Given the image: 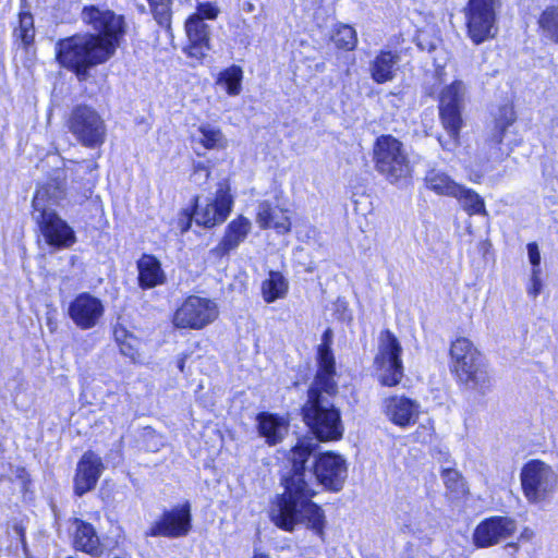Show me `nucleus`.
<instances>
[{
    "label": "nucleus",
    "mask_w": 558,
    "mask_h": 558,
    "mask_svg": "<svg viewBox=\"0 0 558 558\" xmlns=\"http://www.w3.org/2000/svg\"><path fill=\"white\" fill-rule=\"evenodd\" d=\"M317 447L312 438H305L290 450L288 460L291 469L281 477L283 493L277 496L270 511L271 521L284 531L292 532L296 525H304L323 536L325 512L312 499L320 486L339 492L344 485L347 464L339 454L327 452L310 463Z\"/></svg>",
    "instance_id": "obj_1"
},
{
    "label": "nucleus",
    "mask_w": 558,
    "mask_h": 558,
    "mask_svg": "<svg viewBox=\"0 0 558 558\" xmlns=\"http://www.w3.org/2000/svg\"><path fill=\"white\" fill-rule=\"evenodd\" d=\"M82 20L96 34H76L57 41L58 63L73 71L78 81L89 77V69L110 59L117 48L119 37L124 33L123 17L110 10L85 7Z\"/></svg>",
    "instance_id": "obj_2"
},
{
    "label": "nucleus",
    "mask_w": 558,
    "mask_h": 558,
    "mask_svg": "<svg viewBox=\"0 0 558 558\" xmlns=\"http://www.w3.org/2000/svg\"><path fill=\"white\" fill-rule=\"evenodd\" d=\"M320 371L307 390V400L302 407L303 421L316 439L320 441L338 440L343 435L340 410L332 399L338 393L335 380L336 372L330 353L326 348L320 352Z\"/></svg>",
    "instance_id": "obj_3"
},
{
    "label": "nucleus",
    "mask_w": 558,
    "mask_h": 558,
    "mask_svg": "<svg viewBox=\"0 0 558 558\" xmlns=\"http://www.w3.org/2000/svg\"><path fill=\"white\" fill-rule=\"evenodd\" d=\"M451 372L460 384L481 395L487 393L493 379L484 355L468 338L456 339L450 347Z\"/></svg>",
    "instance_id": "obj_4"
},
{
    "label": "nucleus",
    "mask_w": 558,
    "mask_h": 558,
    "mask_svg": "<svg viewBox=\"0 0 558 558\" xmlns=\"http://www.w3.org/2000/svg\"><path fill=\"white\" fill-rule=\"evenodd\" d=\"M468 98V86L461 80L446 85L439 93L438 114L447 137L438 136L441 148L454 151L460 146V133L464 126L462 117Z\"/></svg>",
    "instance_id": "obj_5"
},
{
    "label": "nucleus",
    "mask_w": 558,
    "mask_h": 558,
    "mask_svg": "<svg viewBox=\"0 0 558 558\" xmlns=\"http://www.w3.org/2000/svg\"><path fill=\"white\" fill-rule=\"evenodd\" d=\"M375 169L391 184H403L412 175V166L402 142L392 135L379 136L373 148Z\"/></svg>",
    "instance_id": "obj_6"
},
{
    "label": "nucleus",
    "mask_w": 558,
    "mask_h": 558,
    "mask_svg": "<svg viewBox=\"0 0 558 558\" xmlns=\"http://www.w3.org/2000/svg\"><path fill=\"white\" fill-rule=\"evenodd\" d=\"M500 0H468L464 9L469 38L474 45H481L495 38L498 33L497 12Z\"/></svg>",
    "instance_id": "obj_7"
},
{
    "label": "nucleus",
    "mask_w": 558,
    "mask_h": 558,
    "mask_svg": "<svg viewBox=\"0 0 558 558\" xmlns=\"http://www.w3.org/2000/svg\"><path fill=\"white\" fill-rule=\"evenodd\" d=\"M523 494L531 504L546 500L556 489L558 476L554 469L541 461L525 463L520 474Z\"/></svg>",
    "instance_id": "obj_8"
},
{
    "label": "nucleus",
    "mask_w": 558,
    "mask_h": 558,
    "mask_svg": "<svg viewBox=\"0 0 558 558\" xmlns=\"http://www.w3.org/2000/svg\"><path fill=\"white\" fill-rule=\"evenodd\" d=\"M68 128L72 135L87 148H96L105 142L107 132L105 121L89 106H76L69 117Z\"/></svg>",
    "instance_id": "obj_9"
},
{
    "label": "nucleus",
    "mask_w": 558,
    "mask_h": 558,
    "mask_svg": "<svg viewBox=\"0 0 558 558\" xmlns=\"http://www.w3.org/2000/svg\"><path fill=\"white\" fill-rule=\"evenodd\" d=\"M401 352L402 348L396 336L389 330L381 332L375 363L380 371L383 385L392 387L401 381L403 377Z\"/></svg>",
    "instance_id": "obj_10"
},
{
    "label": "nucleus",
    "mask_w": 558,
    "mask_h": 558,
    "mask_svg": "<svg viewBox=\"0 0 558 558\" xmlns=\"http://www.w3.org/2000/svg\"><path fill=\"white\" fill-rule=\"evenodd\" d=\"M95 168L96 165L89 161H71V167H66L63 171L64 178H61V175L58 174L36 191L33 199L34 213L54 211L52 206L59 205L65 197L64 179L68 177L69 172L71 177H77L81 173H84L87 170L92 171Z\"/></svg>",
    "instance_id": "obj_11"
},
{
    "label": "nucleus",
    "mask_w": 558,
    "mask_h": 558,
    "mask_svg": "<svg viewBox=\"0 0 558 558\" xmlns=\"http://www.w3.org/2000/svg\"><path fill=\"white\" fill-rule=\"evenodd\" d=\"M218 317V307L209 299L191 295L174 312L172 323L177 328L202 329Z\"/></svg>",
    "instance_id": "obj_12"
},
{
    "label": "nucleus",
    "mask_w": 558,
    "mask_h": 558,
    "mask_svg": "<svg viewBox=\"0 0 558 558\" xmlns=\"http://www.w3.org/2000/svg\"><path fill=\"white\" fill-rule=\"evenodd\" d=\"M191 527V508L190 504L185 502L182 506L165 511L159 520L150 525L145 535L178 538L185 536Z\"/></svg>",
    "instance_id": "obj_13"
},
{
    "label": "nucleus",
    "mask_w": 558,
    "mask_h": 558,
    "mask_svg": "<svg viewBox=\"0 0 558 558\" xmlns=\"http://www.w3.org/2000/svg\"><path fill=\"white\" fill-rule=\"evenodd\" d=\"M105 313L102 301L88 292H82L70 303L68 315L82 330L97 326Z\"/></svg>",
    "instance_id": "obj_14"
},
{
    "label": "nucleus",
    "mask_w": 558,
    "mask_h": 558,
    "mask_svg": "<svg viewBox=\"0 0 558 558\" xmlns=\"http://www.w3.org/2000/svg\"><path fill=\"white\" fill-rule=\"evenodd\" d=\"M34 218L47 244L60 248L74 243V231L56 211L34 213Z\"/></svg>",
    "instance_id": "obj_15"
},
{
    "label": "nucleus",
    "mask_w": 558,
    "mask_h": 558,
    "mask_svg": "<svg viewBox=\"0 0 558 558\" xmlns=\"http://www.w3.org/2000/svg\"><path fill=\"white\" fill-rule=\"evenodd\" d=\"M517 530V523L508 517H492L482 521L473 534L474 544L484 548L498 544L511 536Z\"/></svg>",
    "instance_id": "obj_16"
},
{
    "label": "nucleus",
    "mask_w": 558,
    "mask_h": 558,
    "mask_svg": "<svg viewBox=\"0 0 558 558\" xmlns=\"http://www.w3.org/2000/svg\"><path fill=\"white\" fill-rule=\"evenodd\" d=\"M231 203L232 201L229 193L220 187L217 191L215 199L207 202L205 205H202L199 201L196 199L193 219L197 225L206 228L214 227L227 219L231 210Z\"/></svg>",
    "instance_id": "obj_17"
},
{
    "label": "nucleus",
    "mask_w": 558,
    "mask_h": 558,
    "mask_svg": "<svg viewBox=\"0 0 558 558\" xmlns=\"http://www.w3.org/2000/svg\"><path fill=\"white\" fill-rule=\"evenodd\" d=\"M384 412L392 424L407 428L417 422L421 404L405 396H392L385 399Z\"/></svg>",
    "instance_id": "obj_18"
},
{
    "label": "nucleus",
    "mask_w": 558,
    "mask_h": 558,
    "mask_svg": "<svg viewBox=\"0 0 558 558\" xmlns=\"http://www.w3.org/2000/svg\"><path fill=\"white\" fill-rule=\"evenodd\" d=\"M515 121V112L510 105L499 107L495 116L494 128L486 138V144L489 147V159L493 161H501L509 155L510 149H504L502 141L508 126Z\"/></svg>",
    "instance_id": "obj_19"
},
{
    "label": "nucleus",
    "mask_w": 558,
    "mask_h": 558,
    "mask_svg": "<svg viewBox=\"0 0 558 558\" xmlns=\"http://www.w3.org/2000/svg\"><path fill=\"white\" fill-rule=\"evenodd\" d=\"M102 462L100 457L92 451L83 454L77 463L76 474L74 477V490L77 496L95 488L98 478L102 473Z\"/></svg>",
    "instance_id": "obj_20"
},
{
    "label": "nucleus",
    "mask_w": 558,
    "mask_h": 558,
    "mask_svg": "<svg viewBox=\"0 0 558 558\" xmlns=\"http://www.w3.org/2000/svg\"><path fill=\"white\" fill-rule=\"evenodd\" d=\"M185 32L190 43L185 52L192 58L202 59L210 49L208 25L199 16H190L185 22Z\"/></svg>",
    "instance_id": "obj_21"
},
{
    "label": "nucleus",
    "mask_w": 558,
    "mask_h": 558,
    "mask_svg": "<svg viewBox=\"0 0 558 558\" xmlns=\"http://www.w3.org/2000/svg\"><path fill=\"white\" fill-rule=\"evenodd\" d=\"M400 53L396 50H380L369 62V75L377 84L391 82L399 69Z\"/></svg>",
    "instance_id": "obj_22"
},
{
    "label": "nucleus",
    "mask_w": 558,
    "mask_h": 558,
    "mask_svg": "<svg viewBox=\"0 0 558 558\" xmlns=\"http://www.w3.org/2000/svg\"><path fill=\"white\" fill-rule=\"evenodd\" d=\"M256 421L259 435L270 446L282 441L288 434L289 422L284 417L264 412L257 415Z\"/></svg>",
    "instance_id": "obj_23"
},
{
    "label": "nucleus",
    "mask_w": 558,
    "mask_h": 558,
    "mask_svg": "<svg viewBox=\"0 0 558 558\" xmlns=\"http://www.w3.org/2000/svg\"><path fill=\"white\" fill-rule=\"evenodd\" d=\"M256 221L260 228L274 229L279 234H284L291 229L287 213L277 206H271L268 202L258 205Z\"/></svg>",
    "instance_id": "obj_24"
},
{
    "label": "nucleus",
    "mask_w": 558,
    "mask_h": 558,
    "mask_svg": "<svg viewBox=\"0 0 558 558\" xmlns=\"http://www.w3.org/2000/svg\"><path fill=\"white\" fill-rule=\"evenodd\" d=\"M138 284L142 289H151L166 282L160 262L153 255L144 254L137 260Z\"/></svg>",
    "instance_id": "obj_25"
},
{
    "label": "nucleus",
    "mask_w": 558,
    "mask_h": 558,
    "mask_svg": "<svg viewBox=\"0 0 558 558\" xmlns=\"http://www.w3.org/2000/svg\"><path fill=\"white\" fill-rule=\"evenodd\" d=\"M73 544L77 550L92 556H99L102 553L99 537L90 523L75 519Z\"/></svg>",
    "instance_id": "obj_26"
},
{
    "label": "nucleus",
    "mask_w": 558,
    "mask_h": 558,
    "mask_svg": "<svg viewBox=\"0 0 558 558\" xmlns=\"http://www.w3.org/2000/svg\"><path fill=\"white\" fill-rule=\"evenodd\" d=\"M425 186L440 196L453 197L461 191V184L457 183L446 171L432 168L424 177Z\"/></svg>",
    "instance_id": "obj_27"
},
{
    "label": "nucleus",
    "mask_w": 558,
    "mask_h": 558,
    "mask_svg": "<svg viewBox=\"0 0 558 558\" xmlns=\"http://www.w3.org/2000/svg\"><path fill=\"white\" fill-rule=\"evenodd\" d=\"M289 282L279 271H270L267 279L262 282V295L266 303H272L286 298Z\"/></svg>",
    "instance_id": "obj_28"
},
{
    "label": "nucleus",
    "mask_w": 558,
    "mask_h": 558,
    "mask_svg": "<svg viewBox=\"0 0 558 558\" xmlns=\"http://www.w3.org/2000/svg\"><path fill=\"white\" fill-rule=\"evenodd\" d=\"M193 142L202 145L205 149H218L225 146V136L219 129L210 124H201Z\"/></svg>",
    "instance_id": "obj_29"
},
{
    "label": "nucleus",
    "mask_w": 558,
    "mask_h": 558,
    "mask_svg": "<svg viewBox=\"0 0 558 558\" xmlns=\"http://www.w3.org/2000/svg\"><path fill=\"white\" fill-rule=\"evenodd\" d=\"M441 478L451 498L458 499L466 495V483L458 470L450 466L442 468Z\"/></svg>",
    "instance_id": "obj_30"
},
{
    "label": "nucleus",
    "mask_w": 558,
    "mask_h": 558,
    "mask_svg": "<svg viewBox=\"0 0 558 558\" xmlns=\"http://www.w3.org/2000/svg\"><path fill=\"white\" fill-rule=\"evenodd\" d=\"M453 197L469 215H486L484 199L473 190L461 185V191Z\"/></svg>",
    "instance_id": "obj_31"
},
{
    "label": "nucleus",
    "mask_w": 558,
    "mask_h": 558,
    "mask_svg": "<svg viewBox=\"0 0 558 558\" xmlns=\"http://www.w3.org/2000/svg\"><path fill=\"white\" fill-rule=\"evenodd\" d=\"M538 25L546 38L558 44V5L547 7L539 15Z\"/></svg>",
    "instance_id": "obj_32"
},
{
    "label": "nucleus",
    "mask_w": 558,
    "mask_h": 558,
    "mask_svg": "<svg viewBox=\"0 0 558 558\" xmlns=\"http://www.w3.org/2000/svg\"><path fill=\"white\" fill-rule=\"evenodd\" d=\"M242 69L232 65L219 73L217 85L229 95H238L241 92Z\"/></svg>",
    "instance_id": "obj_33"
},
{
    "label": "nucleus",
    "mask_w": 558,
    "mask_h": 558,
    "mask_svg": "<svg viewBox=\"0 0 558 558\" xmlns=\"http://www.w3.org/2000/svg\"><path fill=\"white\" fill-rule=\"evenodd\" d=\"M16 39H20L25 48L32 45L35 37L34 19L29 12H21L19 15V26L13 33Z\"/></svg>",
    "instance_id": "obj_34"
},
{
    "label": "nucleus",
    "mask_w": 558,
    "mask_h": 558,
    "mask_svg": "<svg viewBox=\"0 0 558 558\" xmlns=\"http://www.w3.org/2000/svg\"><path fill=\"white\" fill-rule=\"evenodd\" d=\"M244 236V222L242 216L238 220L230 223L226 235L223 236L220 246L227 253L239 246Z\"/></svg>",
    "instance_id": "obj_35"
},
{
    "label": "nucleus",
    "mask_w": 558,
    "mask_h": 558,
    "mask_svg": "<svg viewBox=\"0 0 558 558\" xmlns=\"http://www.w3.org/2000/svg\"><path fill=\"white\" fill-rule=\"evenodd\" d=\"M335 45L344 50H353L357 44L355 29L347 24L339 25L331 37Z\"/></svg>",
    "instance_id": "obj_36"
},
{
    "label": "nucleus",
    "mask_w": 558,
    "mask_h": 558,
    "mask_svg": "<svg viewBox=\"0 0 558 558\" xmlns=\"http://www.w3.org/2000/svg\"><path fill=\"white\" fill-rule=\"evenodd\" d=\"M156 22L169 29L171 25V0H148Z\"/></svg>",
    "instance_id": "obj_37"
},
{
    "label": "nucleus",
    "mask_w": 558,
    "mask_h": 558,
    "mask_svg": "<svg viewBox=\"0 0 558 558\" xmlns=\"http://www.w3.org/2000/svg\"><path fill=\"white\" fill-rule=\"evenodd\" d=\"M124 333V339L121 340L120 332L116 330V339L119 342L120 352L124 355L130 357L131 360L135 361L138 356L137 350L134 345V342H136V339L133 336H128L124 330L121 331Z\"/></svg>",
    "instance_id": "obj_38"
},
{
    "label": "nucleus",
    "mask_w": 558,
    "mask_h": 558,
    "mask_svg": "<svg viewBox=\"0 0 558 558\" xmlns=\"http://www.w3.org/2000/svg\"><path fill=\"white\" fill-rule=\"evenodd\" d=\"M218 13L219 10L215 4L210 2H203L198 3L196 8V13L192 16H199V19H202L203 21L204 19L214 20L217 17Z\"/></svg>",
    "instance_id": "obj_39"
},
{
    "label": "nucleus",
    "mask_w": 558,
    "mask_h": 558,
    "mask_svg": "<svg viewBox=\"0 0 558 558\" xmlns=\"http://www.w3.org/2000/svg\"><path fill=\"white\" fill-rule=\"evenodd\" d=\"M330 344H331V330L327 329L323 335V342L319 344L318 350H317V364H318L317 371H320V368H322L320 352L324 348H326L328 350V352L330 353L332 362H333V369L336 371V362H335V357H333V353H332Z\"/></svg>",
    "instance_id": "obj_40"
},
{
    "label": "nucleus",
    "mask_w": 558,
    "mask_h": 558,
    "mask_svg": "<svg viewBox=\"0 0 558 558\" xmlns=\"http://www.w3.org/2000/svg\"><path fill=\"white\" fill-rule=\"evenodd\" d=\"M527 255L529 260L532 265V271L541 269V253L538 245L535 242H531L527 244Z\"/></svg>",
    "instance_id": "obj_41"
},
{
    "label": "nucleus",
    "mask_w": 558,
    "mask_h": 558,
    "mask_svg": "<svg viewBox=\"0 0 558 558\" xmlns=\"http://www.w3.org/2000/svg\"><path fill=\"white\" fill-rule=\"evenodd\" d=\"M541 269H536V271H532L531 275V286L527 289V293L536 298L542 290V280H541Z\"/></svg>",
    "instance_id": "obj_42"
},
{
    "label": "nucleus",
    "mask_w": 558,
    "mask_h": 558,
    "mask_svg": "<svg viewBox=\"0 0 558 558\" xmlns=\"http://www.w3.org/2000/svg\"><path fill=\"white\" fill-rule=\"evenodd\" d=\"M404 527L412 534H422L424 532L423 526L415 519H410L409 523L404 524Z\"/></svg>",
    "instance_id": "obj_43"
},
{
    "label": "nucleus",
    "mask_w": 558,
    "mask_h": 558,
    "mask_svg": "<svg viewBox=\"0 0 558 558\" xmlns=\"http://www.w3.org/2000/svg\"><path fill=\"white\" fill-rule=\"evenodd\" d=\"M208 175H209V171L206 166H204L203 163L195 165L194 173H193V177L195 178V180H197L201 177H204L205 179H207Z\"/></svg>",
    "instance_id": "obj_44"
},
{
    "label": "nucleus",
    "mask_w": 558,
    "mask_h": 558,
    "mask_svg": "<svg viewBox=\"0 0 558 558\" xmlns=\"http://www.w3.org/2000/svg\"><path fill=\"white\" fill-rule=\"evenodd\" d=\"M505 548H506V549H512V550H514V551H515V550H518V544H515V543H509V544H507V545H506V547H505Z\"/></svg>",
    "instance_id": "obj_45"
},
{
    "label": "nucleus",
    "mask_w": 558,
    "mask_h": 558,
    "mask_svg": "<svg viewBox=\"0 0 558 558\" xmlns=\"http://www.w3.org/2000/svg\"><path fill=\"white\" fill-rule=\"evenodd\" d=\"M178 368L181 371V372H184V359H180L179 362H178Z\"/></svg>",
    "instance_id": "obj_46"
},
{
    "label": "nucleus",
    "mask_w": 558,
    "mask_h": 558,
    "mask_svg": "<svg viewBox=\"0 0 558 558\" xmlns=\"http://www.w3.org/2000/svg\"><path fill=\"white\" fill-rule=\"evenodd\" d=\"M254 11V5L252 3L246 2V13Z\"/></svg>",
    "instance_id": "obj_47"
},
{
    "label": "nucleus",
    "mask_w": 558,
    "mask_h": 558,
    "mask_svg": "<svg viewBox=\"0 0 558 558\" xmlns=\"http://www.w3.org/2000/svg\"><path fill=\"white\" fill-rule=\"evenodd\" d=\"M253 558H268V556L263 554H255Z\"/></svg>",
    "instance_id": "obj_48"
},
{
    "label": "nucleus",
    "mask_w": 558,
    "mask_h": 558,
    "mask_svg": "<svg viewBox=\"0 0 558 558\" xmlns=\"http://www.w3.org/2000/svg\"><path fill=\"white\" fill-rule=\"evenodd\" d=\"M338 306H342L344 308V302L338 301Z\"/></svg>",
    "instance_id": "obj_49"
},
{
    "label": "nucleus",
    "mask_w": 558,
    "mask_h": 558,
    "mask_svg": "<svg viewBox=\"0 0 558 558\" xmlns=\"http://www.w3.org/2000/svg\"><path fill=\"white\" fill-rule=\"evenodd\" d=\"M527 533H529V531H527V530H525V531L522 533V537L527 536Z\"/></svg>",
    "instance_id": "obj_50"
},
{
    "label": "nucleus",
    "mask_w": 558,
    "mask_h": 558,
    "mask_svg": "<svg viewBox=\"0 0 558 558\" xmlns=\"http://www.w3.org/2000/svg\"><path fill=\"white\" fill-rule=\"evenodd\" d=\"M245 225H246V228L250 226V222H248V220H247V219H246V221H245Z\"/></svg>",
    "instance_id": "obj_51"
}]
</instances>
